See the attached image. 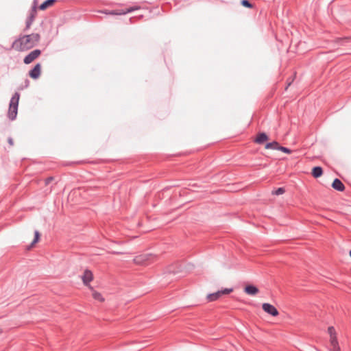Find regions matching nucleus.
<instances>
[{
	"instance_id": "14",
	"label": "nucleus",
	"mask_w": 351,
	"mask_h": 351,
	"mask_svg": "<svg viewBox=\"0 0 351 351\" xmlns=\"http://www.w3.org/2000/svg\"><path fill=\"white\" fill-rule=\"evenodd\" d=\"M244 291L248 295H254L259 292V290L256 286L248 285L245 287Z\"/></svg>"
},
{
	"instance_id": "10",
	"label": "nucleus",
	"mask_w": 351,
	"mask_h": 351,
	"mask_svg": "<svg viewBox=\"0 0 351 351\" xmlns=\"http://www.w3.org/2000/svg\"><path fill=\"white\" fill-rule=\"evenodd\" d=\"M269 136L265 132H258L256 134V138L254 139V143L258 144V145H263L264 143H265L267 141H268Z\"/></svg>"
},
{
	"instance_id": "21",
	"label": "nucleus",
	"mask_w": 351,
	"mask_h": 351,
	"mask_svg": "<svg viewBox=\"0 0 351 351\" xmlns=\"http://www.w3.org/2000/svg\"><path fill=\"white\" fill-rule=\"evenodd\" d=\"M285 193L284 187H279L276 190L272 191V195H280Z\"/></svg>"
},
{
	"instance_id": "16",
	"label": "nucleus",
	"mask_w": 351,
	"mask_h": 351,
	"mask_svg": "<svg viewBox=\"0 0 351 351\" xmlns=\"http://www.w3.org/2000/svg\"><path fill=\"white\" fill-rule=\"evenodd\" d=\"M311 174L315 178H319L323 174V169L321 167L319 166L314 167L312 169Z\"/></svg>"
},
{
	"instance_id": "30",
	"label": "nucleus",
	"mask_w": 351,
	"mask_h": 351,
	"mask_svg": "<svg viewBox=\"0 0 351 351\" xmlns=\"http://www.w3.org/2000/svg\"><path fill=\"white\" fill-rule=\"evenodd\" d=\"M112 253L114 254H121V252H113Z\"/></svg>"
},
{
	"instance_id": "2",
	"label": "nucleus",
	"mask_w": 351,
	"mask_h": 351,
	"mask_svg": "<svg viewBox=\"0 0 351 351\" xmlns=\"http://www.w3.org/2000/svg\"><path fill=\"white\" fill-rule=\"evenodd\" d=\"M20 99V93L18 92L14 93V94L11 97L9 104V108L8 111V117L10 121H14L16 119L17 113H18V107L19 102Z\"/></svg>"
},
{
	"instance_id": "20",
	"label": "nucleus",
	"mask_w": 351,
	"mask_h": 351,
	"mask_svg": "<svg viewBox=\"0 0 351 351\" xmlns=\"http://www.w3.org/2000/svg\"><path fill=\"white\" fill-rule=\"evenodd\" d=\"M83 163H84V162L83 160H79V161H75V162H63L62 163V166H71L73 165H80V164H83Z\"/></svg>"
},
{
	"instance_id": "5",
	"label": "nucleus",
	"mask_w": 351,
	"mask_h": 351,
	"mask_svg": "<svg viewBox=\"0 0 351 351\" xmlns=\"http://www.w3.org/2000/svg\"><path fill=\"white\" fill-rule=\"evenodd\" d=\"M233 291L232 288H226L220 291H217L215 293H210L207 295V300L208 302H214L217 300L222 295L229 294Z\"/></svg>"
},
{
	"instance_id": "18",
	"label": "nucleus",
	"mask_w": 351,
	"mask_h": 351,
	"mask_svg": "<svg viewBox=\"0 0 351 351\" xmlns=\"http://www.w3.org/2000/svg\"><path fill=\"white\" fill-rule=\"evenodd\" d=\"M40 234L38 230L34 232V239L31 244L27 247V249L29 250L32 247H33L37 242H38L40 239Z\"/></svg>"
},
{
	"instance_id": "26",
	"label": "nucleus",
	"mask_w": 351,
	"mask_h": 351,
	"mask_svg": "<svg viewBox=\"0 0 351 351\" xmlns=\"http://www.w3.org/2000/svg\"><path fill=\"white\" fill-rule=\"evenodd\" d=\"M54 180L53 176H49L45 180V185H49Z\"/></svg>"
},
{
	"instance_id": "32",
	"label": "nucleus",
	"mask_w": 351,
	"mask_h": 351,
	"mask_svg": "<svg viewBox=\"0 0 351 351\" xmlns=\"http://www.w3.org/2000/svg\"><path fill=\"white\" fill-rule=\"evenodd\" d=\"M1 333H2V330H1V328H0V334H1Z\"/></svg>"
},
{
	"instance_id": "1",
	"label": "nucleus",
	"mask_w": 351,
	"mask_h": 351,
	"mask_svg": "<svg viewBox=\"0 0 351 351\" xmlns=\"http://www.w3.org/2000/svg\"><path fill=\"white\" fill-rule=\"evenodd\" d=\"M40 40V36L38 33H32L28 35H21L16 39L12 48L17 51H27L36 46Z\"/></svg>"
},
{
	"instance_id": "4",
	"label": "nucleus",
	"mask_w": 351,
	"mask_h": 351,
	"mask_svg": "<svg viewBox=\"0 0 351 351\" xmlns=\"http://www.w3.org/2000/svg\"><path fill=\"white\" fill-rule=\"evenodd\" d=\"M156 260V256L152 254H144L137 256L134 261L137 264L148 265Z\"/></svg>"
},
{
	"instance_id": "12",
	"label": "nucleus",
	"mask_w": 351,
	"mask_h": 351,
	"mask_svg": "<svg viewBox=\"0 0 351 351\" xmlns=\"http://www.w3.org/2000/svg\"><path fill=\"white\" fill-rule=\"evenodd\" d=\"M328 332L330 335V344H335L338 343L337 338V334L335 329L333 326H329L328 328Z\"/></svg>"
},
{
	"instance_id": "17",
	"label": "nucleus",
	"mask_w": 351,
	"mask_h": 351,
	"mask_svg": "<svg viewBox=\"0 0 351 351\" xmlns=\"http://www.w3.org/2000/svg\"><path fill=\"white\" fill-rule=\"evenodd\" d=\"M278 146H279V143L277 141H273V142L267 143L265 145V148L267 149H271L278 150Z\"/></svg>"
},
{
	"instance_id": "19",
	"label": "nucleus",
	"mask_w": 351,
	"mask_h": 351,
	"mask_svg": "<svg viewBox=\"0 0 351 351\" xmlns=\"http://www.w3.org/2000/svg\"><path fill=\"white\" fill-rule=\"evenodd\" d=\"M241 5L245 8H253L254 5L249 1V0H241Z\"/></svg>"
},
{
	"instance_id": "29",
	"label": "nucleus",
	"mask_w": 351,
	"mask_h": 351,
	"mask_svg": "<svg viewBox=\"0 0 351 351\" xmlns=\"http://www.w3.org/2000/svg\"><path fill=\"white\" fill-rule=\"evenodd\" d=\"M37 4H38V0H34L33 5H35L36 6H37Z\"/></svg>"
},
{
	"instance_id": "27",
	"label": "nucleus",
	"mask_w": 351,
	"mask_h": 351,
	"mask_svg": "<svg viewBox=\"0 0 351 351\" xmlns=\"http://www.w3.org/2000/svg\"><path fill=\"white\" fill-rule=\"evenodd\" d=\"M294 80V77H289L287 80V85L285 88V90H287L288 87L292 84Z\"/></svg>"
},
{
	"instance_id": "8",
	"label": "nucleus",
	"mask_w": 351,
	"mask_h": 351,
	"mask_svg": "<svg viewBox=\"0 0 351 351\" xmlns=\"http://www.w3.org/2000/svg\"><path fill=\"white\" fill-rule=\"evenodd\" d=\"M263 310L267 313L276 317L279 315L277 308L272 304L269 303H263L262 305Z\"/></svg>"
},
{
	"instance_id": "11",
	"label": "nucleus",
	"mask_w": 351,
	"mask_h": 351,
	"mask_svg": "<svg viewBox=\"0 0 351 351\" xmlns=\"http://www.w3.org/2000/svg\"><path fill=\"white\" fill-rule=\"evenodd\" d=\"M93 275L90 270L86 269L82 276V281L85 285H88L89 283L93 280Z\"/></svg>"
},
{
	"instance_id": "6",
	"label": "nucleus",
	"mask_w": 351,
	"mask_h": 351,
	"mask_svg": "<svg viewBox=\"0 0 351 351\" xmlns=\"http://www.w3.org/2000/svg\"><path fill=\"white\" fill-rule=\"evenodd\" d=\"M37 14V6L35 5H32V7L29 11V14L25 22V30H27L30 28L32 24L35 20V18Z\"/></svg>"
},
{
	"instance_id": "28",
	"label": "nucleus",
	"mask_w": 351,
	"mask_h": 351,
	"mask_svg": "<svg viewBox=\"0 0 351 351\" xmlns=\"http://www.w3.org/2000/svg\"><path fill=\"white\" fill-rule=\"evenodd\" d=\"M8 143H9V145H10V146H13V145H14V141H13L12 138L9 137V138H8Z\"/></svg>"
},
{
	"instance_id": "15",
	"label": "nucleus",
	"mask_w": 351,
	"mask_h": 351,
	"mask_svg": "<svg viewBox=\"0 0 351 351\" xmlns=\"http://www.w3.org/2000/svg\"><path fill=\"white\" fill-rule=\"evenodd\" d=\"M56 1L57 0H46L38 6V9L40 10H45L49 7L53 5Z\"/></svg>"
},
{
	"instance_id": "9",
	"label": "nucleus",
	"mask_w": 351,
	"mask_h": 351,
	"mask_svg": "<svg viewBox=\"0 0 351 351\" xmlns=\"http://www.w3.org/2000/svg\"><path fill=\"white\" fill-rule=\"evenodd\" d=\"M41 65L37 63L32 69L29 71V75L34 80L38 79L40 75Z\"/></svg>"
},
{
	"instance_id": "24",
	"label": "nucleus",
	"mask_w": 351,
	"mask_h": 351,
	"mask_svg": "<svg viewBox=\"0 0 351 351\" xmlns=\"http://www.w3.org/2000/svg\"><path fill=\"white\" fill-rule=\"evenodd\" d=\"M278 150H280L286 154H291L292 152V151L290 149H289L286 147L281 146L280 145L278 146Z\"/></svg>"
},
{
	"instance_id": "31",
	"label": "nucleus",
	"mask_w": 351,
	"mask_h": 351,
	"mask_svg": "<svg viewBox=\"0 0 351 351\" xmlns=\"http://www.w3.org/2000/svg\"><path fill=\"white\" fill-rule=\"evenodd\" d=\"M349 255H350V256L351 257V250H350V252H349Z\"/></svg>"
},
{
	"instance_id": "13",
	"label": "nucleus",
	"mask_w": 351,
	"mask_h": 351,
	"mask_svg": "<svg viewBox=\"0 0 351 351\" xmlns=\"http://www.w3.org/2000/svg\"><path fill=\"white\" fill-rule=\"evenodd\" d=\"M332 187L337 191L342 192L345 190V186L343 183L338 178H335L332 183Z\"/></svg>"
},
{
	"instance_id": "23",
	"label": "nucleus",
	"mask_w": 351,
	"mask_h": 351,
	"mask_svg": "<svg viewBox=\"0 0 351 351\" xmlns=\"http://www.w3.org/2000/svg\"><path fill=\"white\" fill-rule=\"evenodd\" d=\"M350 40H351V37L339 38L337 39V43L341 45H344L346 43H348Z\"/></svg>"
},
{
	"instance_id": "25",
	"label": "nucleus",
	"mask_w": 351,
	"mask_h": 351,
	"mask_svg": "<svg viewBox=\"0 0 351 351\" xmlns=\"http://www.w3.org/2000/svg\"><path fill=\"white\" fill-rule=\"evenodd\" d=\"M331 348L330 351H340V347L338 343L330 344Z\"/></svg>"
},
{
	"instance_id": "22",
	"label": "nucleus",
	"mask_w": 351,
	"mask_h": 351,
	"mask_svg": "<svg viewBox=\"0 0 351 351\" xmlns=\"http://www.w3.org/2000/svg\"><path fill=\"white\" fill-rule=\"evenodd\" d=\"M93 297L94 299L97 300H99V301H101V302H103L104 300V298H103V296L101 295V294L99 292H97V291H94L93 293Z\"/></svg>"
},
{
	"instance_id": "7",
	"label": "nucleus",
	"mask_w": 351,
	"mask_h": 351,
	"mask_svg": "<svg viewBox=\"0 0 351 351\" xmlns=\"http://www.w3.org/2000/svg\"><path fill=\"white\" fill-rule=\"evenodd\" d=\"M41 54V50L34 49L28 53L23 59V62L25 64H29L32 62L34 60L38 58Z\"/></svg>"
},
{
	"instance_id": "3",
	"label": "nucleus",
	"mask_w": 351,
	"mask_h": 351,
	"mask_svg": "<svg viewBox=\"0 0 351 351\" xmlns=\"http://www.w3.org/2000/svg\"><path fill=\"white\" fill-rule=\"evenodd\" d=\"M138 9H140L139 6L134 5V6H128V7H125L123 8L114 9V10H99L98 12L100 13L108 14V15H124L128 13L137 10Z\"/></svg>"
}]
</instances>
